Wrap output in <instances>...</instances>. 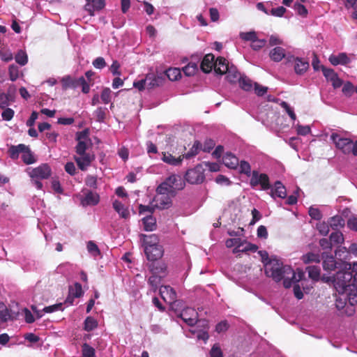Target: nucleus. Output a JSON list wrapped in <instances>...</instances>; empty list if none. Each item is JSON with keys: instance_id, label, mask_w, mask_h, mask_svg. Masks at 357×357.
I'll return each mask as SVG.
<instances>
[{"instance_id": "1", "label": "nucleus", "mask_w": 357, "mask_h": 357, "mask_svg": "<svg viewBox=\"0 0 357 357\" xmlns=\"http://www.w3.org/2000/svg\"><path fill=\"white\" fill-rule=\"evenodd\" d=\"M263 261L265 264V274L267 277L271 278L275 282H279L283 280V286L288 289L291 287V280L295 279V272L293 268L288 265H283V263L276 257H271L268 261V257L265 259L262 257Z\"/></svg>"}, {"instance_id": "2", "label": "nucleus", "mask_w": 357, "mask_h": 357, "mask_svg": "<svg viewBox=\"0 0 357 357\" xmlns=\"http://www.w3.org/2000/svg\"><path fill=\"white\" fill-rule=\"evenodd\" d=\"M88 130L77 132L76 134V140L78 142L75 146V151L79 156H75L74 158L78 167L82 171H85L95 159L93 154L86 153L87 145L84 140L88 139Z\"/></svg>"}, {"instance_id": "3", "label": "nucleus", "mask_w": 357, "mask_h": 357, "mask_svg": "<svg viewBox=\"0 0 357 357\" xmlns=\"http://www.w3.org/2000/svg\"><path fill=\"white\" fill-rule=\"evenodd\" d=\"M185 186V180L180 175L172 174L159 185V190L168 191L172 196H176L177 191L183 190Z\"/></svg>"}, {"instance_id": "4", "label": "nucleus", "mask_w": 357, "mask_h": 357, "mask_svg": "<svg viewBox=\"0 0 357 357\" xmlns=\"http://www.w3.org/2000/svg\"><path fill=\"white\" fill-rule=\"evenodd\" d=\"M61 84L63 89L82 87V91L84 93H88L90 91L89 84L83 76L78 79H73L70 76L63 77L61 79Z\"/></svg>"}, {"instance_id": "5", "label": "nucleus", "mask_w": 357, "mask_h": 357, "mask_svg": "<svg viewBox=\"0 0 357 357\" xmlns=\"http://www.w3.org/2000/svg\"><path fill=\"white\" fill-rule=\"evenodd\" d=\"M353 268L351 271L338 272L335 278V285L340 287L342 291L348 290L351 286L356 287Z\"/></svg>"}, {"instance_id": "6", "label": "nucleus", "mask_w": 357, "mask_h": 357, "mask_svg": "<svg viewBox=\"0 0 357 357\" xmlns=\"http://www.w3.org/2000/svg\"><path fill=\"white\" fill-rule=\"evenodd\" d=\"M205 169L202 164L188 169L185 174V180L190 184H200L205 180Z\"/></svg>"}, {"instance_id": "7", "label": "nucleus", "mask_w": 357, "mask_h": 357, "mask_svg": "<svg viewBox=\"0 0 357 357\" xmlns=\"http://www.w3.org/2000/svg\"><path fill=\"white\" fill-rule=\"evenodd\" d=\"M157 195L153 199V203H154V206L156 208L162 210L169 208L172 205V198L175 196H172L168 191H160L159 185L156 189Z\"/></svg>"}, {"instance_id": "8", "label": "nucleus", "mask_w": 357, "mask_h": 357, "mask_svg": "<svg viewBox=\"0 0 357 357\" xmlns=\"http://www.w3.org/2000/svg\"><path fill=\"white\" fill-rule=\"evenodd\" d=\"M331 139L335 144L337 149H340L345 155L351 154V147L354 141L349 138L342 137L337 133H333Z\"/></svg>"}, {"instance_id": "9", "label": "nucleus", "mask_w": 357, "mask_h": 357, "mask_svg": "<svg viewBox=\"0 0 357 357\" xmlns=\"http://www.w3.org/2000/svg\"><path fill=\"white\" fill-rule=\"evenodd\" d=\"M250 184L252 188H255L259 185L263 190H267L271 188L268 176L264 173L259 174L255 170L252 172Z\"/></svg>"}, {"instance_id": "10", "label": "nucleus", "mask_w": 357, "mask_h": 357, "mask_svg": "<svg viewBox=\"0 0 357 357\" xmlns=\"http://www.w3.org/2000/svg\"><path fill=\"white\" fill-rule=\"evenodd\" d=\"M51 175V167L47 163L41 164L38 167L33 168L30 173L31 177L38 179H47Z\"/></svg>"}, {"instance_id": "11", "label": "nucleus", "mask_w": 357, "mask_h": 357, "mask_svg": "<svg viewBox=\"0 0 357 357\" xmlns=\"http://www.w3.org/2000/svg\"><path fill=\"white\" fill-rule=\"evenodd\" d=\"M321 70L326 80L331 82L333 88L337 89L342 85V80L339 78L337 74L332 68H327L321 66Z\"/></svg>"}, {"instance_id": "12", "label": "nucleus", "mask_w": 357, "mask_h": 357, "mask_svg": "<svg viewBox=\"0 0 357 357\" xmlns=\"http://www.w3.org/2000/svg\"><path fill=\"white\" fill-rule=\"evenodd\" d=\"M160 295L165 302L172 304L176 301V293L175 290L169 285L161 286Z\"/></svg>"}, {"instance_id": "13", "label": "nucleus", "mask_w": 357, "mask_h": 357, "mask_svg": "<svg viewBox=\"0 0 357 357\" xmlns=\"http://www.w3.org/2000/svg\"><path fill=\"white\" fill-rule=\"evenodd\" d=\"M144 253L149 261H155L161 258L163 255V249L162 245L149 246L144 248Z\"/></svg>"}, {"instance_id": "14", "label": "nucleus", "mask_w": 357, "mask_h": 357, "mask_svg": "<svg viewBox=\"0 0 357 357\" xmlns=\"http://www.w3.org/2000/svg\"><path fill=\"white\" fill-rule=\"evenodd\" d=\"M84 10L88 12L90 16L95 15V11H99L105 6V0H85Z\"/></svg>"}, {"instance_id": "15", "label": "nucleus", "mask_w": 357, "mask_h": 357, "mask_svg": "<svg viewBox=\"0 0 357 357\" xmlns=\"http://www.w3.org/2000/svg\"><path fill=\"white\" fill-rule=\"evenodd\" d=\"M181 318L189 326H194L197 323V313L190 307L184 309L181 313Z\"/></svg>"}, {"instance_id": "16", "label": "nucleus", "mask_w": 357, "mask_h": 357, "mask_svg": "<svg viewBox=\"0 0 357 357\" xmlns=\"http://www.w3.org/2000/svg\"><path fill=\"white\" fill-rule=\"evenodd\" d=\"M215 63V56L211 53L207 54L201 61L200 68L204 73H208L214 68Z\"/></svg>"}, {"instance_id": "17", "label": "nucleus", "mask_w": 357, "mask_h": 357, "mask_svg": "<svg viewBox=\"0 0 357 357\" xmlns=\"http://www.w3.org/2000/svg\"><path fill=\"white\" fill-rule=\"evenodd\" d=\"M146 80H148L147 87L152 89L163 85L165 81V75L162 74H148L146 75Z\"/></svg>"}, {"instance_id": "18", "label": "nucleus", "mask_w": 357, "mask_h": 357, "mask_svg": "<svg viewBox=\"0 0 357 357\" xmlns=\"http://www.w3.org/2000/svg\"><path fill=\"white\" fill-rule=\"evenodd\" d=\"M230 66L226 59L219 56L215 60L214 70L216 73L221 75H225Z\"/></svg>"}, {"instance_id": "19", "label": "nucleus", "mask_w": 357, "mask_h": 357, "mask_svg": "<svg viewBox=\"0 0 357 357\" xmlns=\"http://www.w3.org/2000/svg\"><path fill=\"white\" fill-rule=\"evenodd\" d=\"M200 58L197 55L192 56V61L183 68V71L186 76H192L198 71L197 62Z\"/></svg>"}, {"instance_id": "20", "label": "nucleus", "mask_w": 357, "mask_h": 357, "mask_svg": "<svg viewBox=\"0 0 357 357\" xmlns=\"http://www.w3.org/2000/svg\"><path fill=\"white\" fill-rule=\"evenodd\" d=\"M140 241L144 248L149 246H157L159 244V238L156 234L146 235L141 234L139 235Z\"/></svg>"}, {"instance_id": "21", "label": "nucleus", "mask_w": 357, "mask_h": 357, "mask_svg": "<svg viewBox=\"0 0 357 357\" xmlns=\"http://www.w3.org/2000/svg\"><path fill=\"white\" fill-rule=\"evenodd\" d=\"M270 195L273 198H275L276 196L284 199L287 197L286 188L281 181H277L275 182L274 188L271 190Z\"/></svg>"}, {"instance_id": "22", "label": "nucleus", "mask_w": 357, "mask_h": 357, "mask_svg": "<svg viewBox=\"0 0 357 357\" xmlns=\"http://www.w3.org/2000/svg\"><path fill=\"white\" fill-rule=\"evenodd\" d=\"M323 268L325 271H334L336 268V261L334 257L326 252L322 253Z\"/></svg>"}, {"instance_id": "23", "label": "nucleus", "mask_w": 357, "mask_h": 357, "mask_svg": "<svg viewBox=\"0 0 357 357\" xmlns=\"http://www.w3.org/2000/svg\"><path fill=\"white\" fill-rule=\"evenodd\" d=\"M294 70L298 75L304 74L309 68V62L303 59L296 57L294 58Z\"/></svg>"}, {"instance_id": "24", "label": "nucleus", "mask_w": 357, "mask_h": 357, "mask_svg": "<svg viewBox=\"0 0 357 357\" xmlns=\"http://www.w3.org/2000/svg\"><path fill=\"white\" fill-rule=\"evenodd\" d=\"M114 209L119 214L120 217L124 219L130 218V212L127 207L119 200H114L113 204Z\"/></svg>"}, {"instance_id": "25", "label": "nucleus", "mask_w": 357, "mask_h": 357, "mask_svg": "<svg viewBox=\"0 0 357 357\" xmlns=\"http://www.w3.org/2000/svg\"><path fill=\"white\" fill-rule=\"evenodd\" d=\"M225 75L226 79L231 83H236V82H238L242 77L236 67L234 65H231Z\"/></svg>"}, {"instance_id": "26", "label": "nucleus", "mask_w": 357, "mask_h": 357, "mask_svg": "<svg viewBox=\"0 0 357 357\" xmlns=\"http://www.w3.org/2000/svg\"><path fill=\"white\" fill-rule=\"evenodd\" d=\"M349 58L346 53H340L338 55H331L329 57V61L333 66L338 64L345 65L349 62Z\"/></svg>"}, {"instance_id": "27", "label": "nucleus", "mask_w": 357, "mask_h": 357, "mask_svg": "<svg viewBox=\"0 0 357 357\" xmlns=\"http://www.w3.org/2000/svg\"><path fill=\"white\" fill-rule=\"evenodd\" d=\"M144 229L147 231H154L156 227V219L152 215H149L142 220Z\"/></svg>"}, {"instance_id": "28", "label": "nucleus", "mask_w": 357, "mask_h": 357, "mask_svg": "<svg viewBox=\"0 0 357 357\" xmlns=\"http://www.w3.org/2000/svg\"><path fill=\"white\" fill-rule=\"evenodd\" d=\"M100 200L98 194L91 191L87 192L84 198L82 200L83 205H96Z\"/></svg>"}, {"instance_id": "29", "label": "nucleus", "mask_w": 357, "mask_h": 357, "mask_svg": "<svg viewBox=\"0 0 357 357\" xmlns=\"http://www.w3.org/2000/svg\"><path fill=\"white\" fill-rule=\"evenodd\" d=\"M223 162L225 166L231 168L236 169L238 166V159L231 153H227L223 156Z\"/></svg>"}, {"instance_id": "30", "label": "nucleus", "mask_w": 357, "mask_h": 357, "mask_svg": "<svg viewBox=\"0 0 357 357\" xmlns=\"http://www.w3.org/2000/svg\"><path fill=\"white\" fill-rule=\"evenodd\" d=\"M269 56L273 61L279 62L284 58L285 50L281 47H276L270 51Z\"/></svg>"}, {"instance_id": "31", "label": "nucleus", "mask_w": 357, "mask_h": 357, "mask_svg": "<svg viewBox=\"0 0 357 357\" xmlns=\"http://www.w3.org/2000/svg\"><path fill=\"white\" fill-rule=\"evenodd\" d=\"M24 149H27L26 146L24 144H20L17 146L12 145L8 149L10 157L13 160L17 159L19 154L22 153Z\"/></svg>"}, {"instance_id": "32", "label": "nucleus", "mask_w": 357, "mask_h": 357, "mask_svg": "<svg viewBox=\"0 0 357 357\" xmlns=\"http://www.w3.org/2000/svg\"><path fill=\"white\" fill-rule=\"evenodd\" d=\"M328 224L333 230H337L344 226L345 221L341 215H335L329 219Z\"/></svg>"}, {"instance_id": "33", "label": "nucleus", "mask_w": 357, "mask_h": 357, "mask_svg": "<svg viewBox=\"0 0 357 357\" xmlns=\"http://www.w3.org/2000/svg\"><path fill=\"white\" fill-rule=\"evenodd\" d=\"M164 75L171 81H176L181 78V73L178 68H169L165 70Z\"/></svg>"}, {"instance_id": "34", "label": "nucleus", "mask_w": 357, "mask_h": 357, "mask_svg": "<svg viewBox=\"0 0 357 357\" xmlns=\"http://www.w3.org/2000/svg\"><path fill=\"white\" fill-rule=\"evenodd\" d=\"M162 160L163 162L169 165H178L181 163L183 158H181V156H179L178 158H175L172 154L164 152L162 153Z\"/></svg>"}, {"instance_id": "35", "label": "nucleus", "mask_w": 357, "mask_h": 357, "mask_svg": "<svg viewBox=\"0 0 357 357\" xmlns=\"http://www.w3.org/2000/svg\"><path fill=\"white\" fill-rule=\"evenodd\" d=\"M14 101V97L9 93H6L0 90V108L4 109L8 107L10 102Z\"/></svg>"}, {"instance_id": "36", "label": "nucleus", "mask_w": 357, "mask_h": 357, "mask_svg": "<svg viewBox=\"0 0 357 357\" xmlns=\"http://www.w3.org/2000/svg\"><path fill=\"white\" fill-rule=\"evenodd\" d=\"M26 149H24V151L22 152V160L26 165H31L34 163L36 160L30 148L26 146Z\"/></svg>"}, {"instance_id": "37", "label": "nucleus", "mask_w": 357, "mask_h": 357, "mask_svg": "<svg viewBox=\"0 0 357 357\" xmlns=\"http://www.w3.org/2000/svg\"><path fill=\"white\" fill-rule=\"evenodd\" d=\"M321 259V257L319 254L313 252H307L302 257V261L304 264H310L312 262L319 263Z\"/></svg>"}, {"instance_id": "38", "label": "nucleus", "mask_w": 357, "mask_h": 357, "mask_svg": "<svg viewBox=\"0 0 357 357\" xmlns=\"http://www.w3.org/2000/svg\"><path fill=\"white\" fill-rule=\"evenodd\" d=\"M308 273V277L314 280L318 281L320 278V268L317 266H309L306 268Z\"/></svg>"}, {"instance_id": "39", "label": "nucleus", "mask_w": 357, "mask_h": 357, "mask_svg": "<svg viewBox=\"0 0 357 357\" xmlns=\"http://www.w3.org/2000/svg\"><path fill=\"white\" fill-rule=\"evenodd\" d=\"M201 144L199 141H195L190 151L182 155V158L190 159L198 154L201 148Z\"/></svg>"}, {"instance_id": "40", "label": "nucleus", "mask_w": 357, "mask_h": 357, "mask_svg": "<svg viewBox=\"0 0 357 357\" xmlns=\"http://www.w3.org/2000/svg\"><path fill=\"white\" fill-rule=\"evenodd\" d=\"M82 287L79 282H75L73 286L69 287V294L75 298H80L83 294Z\"/></svg>"}, {"instance_id": "41", "label": "nucleus", "mask_w": 357, "mask_h": 357, "mask_svg": "<svg viewBox=\"0 0 357 357\" xmlns=\"http://www.w3.org/2000/svg\"><path fill=\"white\" fill-rule=\"evenodd\" d=\"M98 326L97 321L92 317H87L84 322V329L86 331H91Z\"/></svg>"}, {"instance_id": "42", "label": "nucleus", "mask_w": 357, "mask_h": 357, "mask_svg": "<svg viewBox=\"0 0 357 357\" xmlns=\"http://www.w3.org/2000/svg\"><path fill=\"white\" fill-rule=\"evenodd\" d=\"M238 83L241 88L244 91H250L252 89V81L246 76H242Z\"/></svg>"}, {"instance_id": "43", "label": "nucleus", "mask_w": 357, "mask_h": 357, "mask_svg": "<svg viewBox=\"0 0 357 357\" xmlns=\"http://www.w3.org/2000/svg\"><path fill=\"white\" fill-rule=\"evenodd\" d=\"M82 357H96L95 349L87 343L82 346Z\"/></svg>"}, {"instance_id": "44", "label": "nucleus", "mask_w": 357, "mask_h": 357, "mask_svg": "<svg viewBox=\"0 0 357 357\" xmlns=\"http://www.w3.org/2000/svg\"><path fill=\"white\" fill-rule=\"evenodd\" d=\"M239 36L241 40L244 41L255 42L257 38V34L255 31H250L248 32H241Z\"/></svg>"}, {"instance_id": "45", "label": "nucleus", "mask_w": 357, "mask_h": 357, "mask_svg": "<svg viewBox=\"0 0 357 357\" xmlns=\"http://www.w3.org/2000/svg\"><path fill=\"white\" fill-rule=\"evenodd\" d=\"M161 282V277L157 275H151L148 280L149 284L151 287V289L153 292H155L158 289L159 284Z\"/></svg>"}, {"instance_id": "46", "label": "nucleus", "mask_w": 357, "mask_h": 357, "mask_svg": "<svg viewBox=\"0 0 357 357\" xmlns=\"http://www.w3.org/2000/svg\"><path fill=\"white\" fill-rule=\"evenodd\" d=\"M332 243L335 244H342L344 243V236L342 232L339 231H336L335 232H332L329 237Z\"/></svg>"}, {"instance_id": "47", "label": "nucleus", "mask_w": 357, "mask_h": 357, "mask_svg": "<svg viewBox=\"0 0 357 357\" xmlns=\"http://www.w3.org/2000/svg\"><path fill=\"white\" fill-rule=\"evenodd\" d=\"M107 112V109L103 107H99L94 112V115L96 116V121L98 122H104L106 118V114Z\"/></svg>"}, {"instance_id": "48", "label": "nucleus", "mask_w": 357, "mask_h": 357, "mask_svg": "<svg viewBox=\"0 0 357 357\" xmlns=\"http://www.w3.org/2000/svg\"><path fill=\"white\" fill-rule=\"evenodd\" d=\"M238 165L240 173L244 174L248 176H250L251 175V167L248 162L245 160H241L240 163L238 162Z\"/></svg>"}, {"instance_id": "49", "label": "nucleus", "mask_w": 357, "mask_h": 357, "mask_svg": "<svg viewBox=\"0 0 357 357\" xmlns=\"http://www.w3.org/2000/svg\"><path fill=\"white\" fill-rule=\"evenodd\" d=\"M15 61L21 65L24 66L28 62V56L25 52L20 50L15 56Z\"/></svg>"}, {"instance_id": "50", "label": "nucleus", "mask_w": 357, "mask_h": 357, "mask_svg": "<svg viewBox=\"0 0 357 357\" xmlns=\"http://www.w3.org/2000/svg\"><path fill=\"white\" fill-rule=\"evenodd\" d=\"M9 78L11 81H16L19 77V68L18 66L12 64L8 68Z\"/></svg>"}, {"instance_id": "51", "label": "nucleus", "mask_w": 357, "mask_h": 357, "mask_svg": "<svg viewBox=\"0 0 357 357\" xmlns=\"http://www.w3.org/2000/svg\"><path fill=\"white\" fill-rule=\"evenodd\" d=\"M59 310H60V311L63 310L62 303H56V304H54L52 305L47 306L43 309V312L45 313H52V312L59 311Z\"/></svg>"}, {"instance_id": "52", "label": "nucleus", "mask_w": 357, "mask_h": 357, "mask_svg": "<svg viewBox=\"0 0 357 357\" xmlns=\"http://www.w3.org/2000/svg\"><path fill=\"white\" fill-rule=\"evenodd\" d=\"M319 245L321 247L323 250H324V252H328V254H331V252L332 250V243L331 240L327 238H321L319 240Z\"/></svg>"}, {"instance_id": "53", "label": "nucleus", "mask_w": 357, "mask_h": 357, "mask_svg": "<svg viewBox=\"0 0 357 357\" xmlns=\"http://www.w3.org/2000/svg\"><path fill=\"white\" fill-rule=\"evenodd\" d=\"M3 109V111L1 113L2 119L4 121H10L15 115L14 110L11 108H8L7 107Z\"/></svg>"}, {"instance_id": "54", "label": "nucleus", "mask_w": 357, "mask_h": 357, "mask_svg": "<svg viewBox=\"0 0 357 357\" xmlns=\"http://www.w3.org/2000/svg\"><path fill=\"white\" fill-rule=\"evenodd\" d=\"M294 9L296 10L298 15L302 17H306L307 15V10L305 6L301 3H295L294 5Z\"/></svg>"}, {"instance_id": "55", "label": "nucleus", "mask_w": 357, "mask_h": 357, "mask_svg": "<svg viewBox=\"0 0 357 357\" xmlns=\"http://www.w3.org/2000/svg\"><path fill=\"white\" fill-rule=\"evenodd\" d=\"M10 318L8 308L3 304H0V319L3 321H7Z\"/></svg>"}, {"instance_id": "56", "label": "nucleus", "mask_w": 357, "mask_h": 357, "mask_svg": "<svg viewBox=\"0 0 357 357\" xmlns=\"http://www.w3.org/2000/svg\"><path fill=\"white\" fill-rule=\"evenodd\" d=\"M266 44V40L265 39H259L258 37L256 38L255 42H252L251 44V48L255 51H258L264 47Z\"/></svg>"}, {"instance_id": "57", "label": "nucleus", "mask_w": 357, "mask_h": 357, "mask_svg": "<svg viewBox=\"0 0 357 357\" xmlns=\"http://www.w3.org/2000/svg\"><path fill=\"white\" fill-rule=\"evenodd\" d=\"M280 106L286 111V112L288 114V115L289 116L292 121L296 120V116L293 109L289 105V104L287 102L282 101L280 103Z\"/></svg>"}, {"instance_id": "58", "label": "nucleus", "mask_w": 357, "mask_h": 357, "mask_svg": "<svg viewBox=\"0 0 357 357\" xmlns=\"http://www.w3.org/2000/svg\"><path fill=\"white\" fill-rule=\"evenodd\" d=\"M87 250L94 256H97L100 254L98 245L92 241H90L87 243Z\"/></svg>"}, {"instance_id": "59", "label": "nucleus", "mask_w": 357, "mask_h": 357, "mask_svg": "<svg viewBox=\"0 0 357 357\" xmlns=\"http://www.w3.org/2000/svg\"><path fill=\"white\" fill-rule=\"evenodd\" d=\"M111 90L109 88H105L100 95V98L104 104H108L111 101Z\"/></svg>"}, {"instance_id": "60", "label": "nucleus", "mask_w": 357, "mask_h": 357, "mask_svg": "<svg viewBox=\"0 0 357 357\" xmlns=\"http://www.w3.org/2000/svg\"><path fill=\"white\" fill-rule=\"evenodd\" d=\"M354 90L353 84L350 82H347L342 87V93L348 97L351 96Z\"/></svg>"}, {"instance_id": "61", "label": "nucleus", "mask_w": 357, "mask_h": 357, "mask_svg": "<svg viewBox=\"0 0 357 357\" xmlns=\"http://www.w3.org/2000/svg\"><path fill=\"white\" fill-rule=\"evenodd\" d=\"M211 357H223L222 351L218 344H215L210 351Z\"/></svg>"}, {"instance_id": "62", "label": "nucleus", "mask_w": 357, "mask_h": 357, "mask_svg": "<svg viewBox=\"0 0 357 357\" xmlns=\"http://www.w3.org/2000/svg\"><path fill=\"white\" fill-rule=\"evenodd\" d=\"M92 64L93 67L97 69H102L107 66L105 59L102 56L97 57L94 59Z\"/></svg>"}, {"instance_id": "63", "label": "nucleus", "mask_w": 357, "mask_h": 357, "mask_svg": "<svg viewBox=\"0 0 357 357\" xmlns=\"http://www.w3.org/2000/svg\"><path fill=\"white\" fill-rule=\"evenodd\" d=\"M309 215L314 220H319L322 218V214L319 209L310 207L309 208Z\"/></svg>"}, {"instance_id": "64", "label": "nucleus", "mask_w": 357, "mask_h": 357, "mask_svg": "<svg viewBox=\"0 0 357 357\" xmlns=\"http://www.w3.org/2000/svg\"><path fill=\"white\" fill-rule=\"evenodd\" d=\"M86 185L90 188L93 189L97 188V177L92 175H89L86 176L85 180Z\"/></svg>"}]
</instances>
